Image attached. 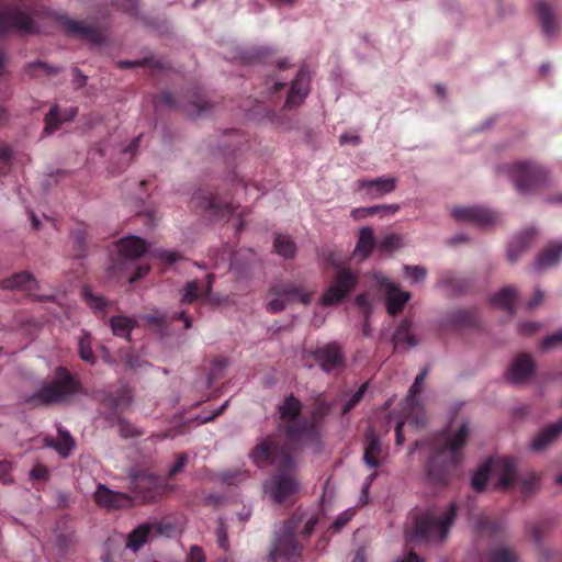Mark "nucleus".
Returning a JSON list of instances; mask_svg holds the SVG:
<instances>
[{"label":"nucleus","instance_id":"obj_20","mask_svg":"<svg viewBox=\"0 0 562 562\" xmlns=\"http://www.w3.org/2000/svg\"><path fill=\"white\" fill-rule=\"evenodd\" d=\"M95 503L106 509H122L131 505V497L122 492H115L99 484L94 492Z\"/></svg>","mask_w":562,"mask_h":562},{"label":"nucleus","instance_id":"obj_17","mask_svg":"<svg viewBox=\"0 0 562 562\" xmlns=\"http://www.w3.org/2000/svg\"><path fill=\"white\" fill-rule=\"evenodd\" d=\"M454 220L472 223L477 226H488L497 220L496 214L482 206L454 207L451 212Z\"/></svg>","mask_w":562,"mask_h":562},{"label":"nucleus","instance_id":"obj_63","mask_svg":"<svg viewBox=\"0 0 562 562\" xmlns=\"http://www.w3.org/2000/svg\"><path fill=\"white\" fill-rule=\"evenodd\" d=\"M539 484V476L536 472L529 473L521 482L522 491L526 493L533 492Z\"/></svg>","mask_w":562,"mask_h":562},{"label":"nucleus","instance_id":"obj_22","mask_svg":"<svg viewBox=\"0 0 562 562\" xmlns=\"http://www.w3.org/2000/svg\"><path fill=\"white\" fill-rule=\"evenodd\" d=\"M77 114L78 108L76 106H70L61 111L57 104L53 105L44 117L43 132L47 135L56 132L63 123L72 121Z\"/></svg>","mask_w":562,"mask_h":562},{"label":"nucleus","instance_id":"obj_38","mask_svg":"<svg viewBox=\"0 0 562 562\" xmlns=\"http://www.w3.org/2000/svg\"><path fill=\"white\" fill-rule=\"evenodd\" d=\"M110 326L115 336L130 339L131 330L136 326V321L126 316H113L110 318Z\"/></svg>","mask_w":562,"mask_h":562},{"label":"nucleus","instance_id":"obj_19","mask_svg":"<svg viewBox=\"0 0 562 562\" xmlns=\"http://www.w3.org/2000/svg\"><path fill=\"white\" fill-rule=\"evenodd\" d=\"M535 372V362L529 353L517 356L508 368L506 379L513 384L524 383L529 380Z\"/></svg>","mask_w":562,"mask_h":562},{"label":"nucleus","instance_id":"obj_41","mask_svg":"<svg viewBox=\"0 0 562 562\" xmlns=\"http://www.w3.org/2000/svg\"><path fill=\"white\" fill-rule=\"evenodd\" d=\"M516 553L505 547H497L490 550L481 562H516Z\"/></svg>","mask_w":562,"mask_h":562},{"label":"nucleus","instance_id":"obj_8","mask_svg":"<svg viewBox=\"0 0 562 562\" xmlns=\"http://www.w3.org/2000/svg\"><path fill=\"white\" fill-rule=\"evenodd\" d=\"M495 468L499 472L497 482L498 488H508L516 483L517 480V460L513 457H502L495 461L490 460L482 464L472 476V486L475 491L482 492L488 481L492 469Z\"/></svg>","mask_w":562,"mask_h":562},{"label":"nucleus","instance_id":"obj_21","mask_svg":"<svg viewBox=\"0 0 562 562\" xmlns=\"http://www.w3.org/2000/svg\"><path fill=\"white\" fill-rule=\"evenodd\" d=\"M380 284L386 288L385 305L387 313L392 316L397 315L404 308L411 294L397 289L389 279H382Z\"/></svg>","mask_w":562,"mask_h":562},{"label":"nucleus","instance_id":"obj_57","mask_svg":"<svg viewBox=\"0 0 562 562\" xmlns=\"http://www.w3.org/2000/svg\"><path fill=\"white\" fill-rule=\"evenodd\" d=\"M217 543L223 550H227L229 547L228 543V531L227 527L223 519L218 520V526L216 529Z\"/></svg>","mask_w":562,"mask_h":562},{"label":"nucleus","instance_id":"obj_32","mask_svg":"<svg viewBox=\"0 0 562 562\" xmlns=\"http://www.w3.org/2000/svg\"><path fill=\"white\" fill-rule=\"evenodd\" d=\"M302 407V402L293 394H290L278 406L279 417L281 420L286 422V424L292 423L300 417Z\"/></svg>","mask_w":562,"mask_h":562},{"label":"nucleus","instance_id":"obj_48","mask_svg":"<svg viewBox=\"0 0 562 562\" xmlns=\"http://www.w3.org/2000/svg\"><path fill=\"white\" fill-rule=\"evenodd\" d=\"M155 105L156 106H166L168 109H183L190 113V110L187 109V105L179 104L173 94L171 92L164 91L156 95L155 98Z\"/></svg>","mask_w":562,"mask_h":562},{"label":"nucleus","instance_id":"obj_51","mask_svg":"<svg viewBox=\"0 0 562 562\" xmlns=\"http://www.w3.org/2000/svg\"><path fill=\"white\" fill-rule=\"evenodd\" d=\"M440 283L442 285L449 286L456 293H462L465 291L467 284L463 279L453 277V276H446L440 280Z\"/></svg>","mask_w":562,"mask_h":562},{"label":"nucleus","instance_id":"obj_28","mask_svg":"<svg viewBox=\"0 0 562 562\" xmlns=\"http://www.w3.org/2000/svg\"><path fill=\"white\" fill-rule=\"evenodd\" d=\"M359 189H367L368 194L373 198L384 195L395 190L396 179L393 177H381L372 180H359Z\"/></svg>","mask_w":562,"mask_h":562},{"label":"nucleus","instance_id":"obj_24","mask_svg":"<svg viewBox=\"0 0 562 562\" xmlns=\"http://www.w3.org/2000/svg\"><path fill=\"white\" fill-rule=\"evenodd\" d=\"M161 533V527L158 524H142L128 533L126 547L134 552L139 550L153 536Z\"/></svg>","mask_w":562,"mask_h":562},{"label":"nucleus","instance_id":"obj_62","mask_svg":"<svg viewBox=\"0 0 562 562\" xmlns=\"http://www.w3.org/2000/svg\"><path fill=\"white\" fill-rule=\"evenodd\" d=\"M428 374V368L423 369L417 376L415 378V381L413 385L409 389V397H415L422 392V384L425 380V378Z\"/></svg>","mask_w":562,"mask_h":562},{"label":"nucleus","instance_id":"obj_58","mask_svg":"<svg viewBox=\"0 0 562 562\" xmlns=\"http://www.w3.org/2000/svg\"><path fill=\"white\" fill-rule=\"evenodd\" d=\"M285 82L280 81L276 77L267 78L265 82L266 91L274 99L276 94L285 87ZM274 102V100H272Z\"/></svg>","mask_w":562,"mask_h":562},{"label":"nucleus","instance_id":"obj_2","mask_svg":"<svg viewBox=\"0 0 562 562\" xmlns=\"http://www.w3.org/2000/svg\"><path fill=\"white\" fill-rule=\"evenodd\" d=\"M302 437L318 442L321 428L312 418L296 419L292 423L279 425L278 432L270 434L261 439L251 450L249 457L255 464L267 460L272 450L291 453L295 457L303 448Z\"/></svg>","mask_w":562,"mask_h":562},{"label":"nucleus","instance_id":"obj_42","mask_svg":"<svg viewBox=\"0 0 562 562\" xmlns=\"http://www.w3.org/2000/svg\"><path fill=\"white\" fill-rule=\"evenodd\" d=\"M277 254L284 258H293L296 254L295 243L288 235H277L273 243Z\"/></svg>","mask_w":562,"mask_h":562},{"label":"nucleus","instance_id":"obj_53","mask_svg":"<svg viewBox=\"0 0 562 562\" xmlns=\"http://www.w3.org/2000/svg\"><path fill=\"white\" fill-rule=\"evenodd\" d=\"M187 463H188V454L187 453H178L176 456L175 463L171 465V468L168 471L167 479L168 480L173 479L177 474H179L184 469Z\"/></svg>","mask_w":562,"mask_h":562},{"label":"nucleus","instance_id":"obj_45","mask_svg":"<svg viewBox=\"0 0 562 562\" xmlns=\"http://www.w3.org/2000/svg\"><path fill=\"white\" fill-rule=\"evenodd\" d=\"M40 71H43L46 76H53L60 72L61 68L48 65L41 60L30 63L25 66V72L32 78L38 77Z\"/></svg>","mask_w":562,"mask_h":562},{"label":"nucleus","instance_id":"obj_4","mask_svg":"<svg viewBox=\"0 0 562 562\" xmlns=\"http://www.w3.org/2000/svg\"><path fill=\"white\" fill-rule=\"evenodd\" d=\"M266 464L274 467L270 477L265 482L266 494L277 504H282L294 496L300 490V481L296 477L297 460L291 453L272 450L269 458L258 468Z\"/></svg>","mask_w":562,"mask_h":562},{"label":"nucleus","instance_id":"obj_15","mask_svg":"<svg viewBox=\"0 0 562 562\" xmlns=\"http://www.w3.org/2000/svg\"><path fill=\"white\" fill-rule=\"evenodd\" d=\"M312 356L322 370L327 373L345 367V356L337 342H329L316 348Z\"/></svg>","mask_w":562,"mask_h":562},{"label":"nucleus","instance_id":"obj_44","mask_svg":"<svg viewBox=\"0 0 562 562\" xmlns=\"http://www.w3.org/2000/svg\"><path fill=\"white\" fill-rule=\"evenodd\" d=\"M450 322L458 327H472L477 323L474 312L469 310H459L450 315Z\"/></svg>","mask_w":562,"mask_h":562},{"label":"nucleus","instance_id":"obj_35","mask_svg":"<svg viewBox=\"0 0 562 562\" xmlns=\"http://www.w3.org/2000/svg\"><path fill=\"white\" fill-rule=\"evenodd\" d=\"M89 227L85 223H77L70 231L72 248L77 257H85L88 249Z\"/></svg>","mask_w":562,"mask_h":562},{"label":"nucleus","instance_id":"obj_3","mask_svg":"<svg viewBox=\"0 0 562 562\" xmlns=\"http://www.w3.org/2000/svg\"><path fill=\"white\" fill-rule=\"evenodd\" d=\"M411 521L407 522L404 535L407 543L443 542L457 518V505L451 503L449 507L439 513L435 508L425 510L416 509L411 514Z\"/></svg>","mask_w":562,"mask_h":562},{"label":"nucleus","instance_id":"obj_27","mask_svg":"<svg viewBox=\"0 0 562 562\" xmlns=\"http://www.w3.org/2000/svg\"><path fill=\"white\" fill-rule=\"evenodd\" d=\"M158 487L159 479L154 474L142 472L131 476L130 488L144 498L153 497Z\"/></svg>","mask_w":562,"mask_h":562},{"label":"nucleus","instance_id":"obj_5","mask_svg":"<svg viewBox=\"0 0 562 562\" xmlns=\"http://www.w3.org/2000/svg\"><path fill=\"white\" fill-rule=\"evenodd\" d=\"M83 385L79 378L65 367H57L53 378L36 393L26 398V403L38 406L66 403L75 395L83 394Z\"/></svg>","mask_w":562,"mask_h":562},{"label":"nucleus","instance_id":"obj_60","mask_svg":"<svg viewBox=\"0 0 562 562\" xmlns=\"http://www.w3.org/2000/svg\"><path fill=\"white\" fill-rule=\"evenodd\" d=\"M405 273L413 281L417 282L425 279L427 270L420 266H404Z\"/></svg>","mask_w":562,"mask_h":562},{"label":"nucleus","instance_id":"obj_31","mask_svg":"<svg viewBox=\"0 0 562 562\" xmlns=\"http://www.w3.org/2000/svg\"><path fill=\"white\" fill-rule=\"evenodd\" d=\"M366 442L363 461L370 469H376L380 465V460L383 452L382 446L373 432L367 434Z\"/></svg>","mask_w":562,"mask_h":562},{"label":"nucleus","instance_id":"obj_55","mask_svg":"<svg viewBox=\"0 0 562 562\" xmlns=\"http://www.w3.org/2000/svg\"><path fill=\"white\" fill-rule=\"evenodd\" d=\"M546 530L547 525L544 522H535L528 527L529 536L537 546H540Z\"/></svg>","mask_w":562,"mask_h":562},{"label":"nucleus","instance_id":"obj_43","mask_svg":"<svg viewBox=\"0 0 562 562\" xmlns=\"http://www.w3.org/2000/svg\"><path fill=\"white\" fill-rule=\"evenodd\" d=\"M82 295L85 297L86 303L95 312L100 314H105L108 311L109 302L103 297L93 294L89 288L85 286L82 289Z\"/></svg>","mask_w":562,"mask_h":562},{"label":"nucleus","instance_id":"obj_39","mask_svg":"<svg viewBox=\"0 0 562 562\" xmlns=\"http://www.w3.org/2000/svg\"><path fill=\"white\" fill-rule=\"evenodd\" d=\"M78 355L81 360L88 362L93 366L97 362V357L92 350V337L91 335L83 330L78 338Z\"/></svg>","mask_w":562,"mask_h":562},{"label":"nucleus","instance_id":"obj_18","mask_svg":"<svg viewBox=\"0 0 562 562\" xmlns=\"http://www.w3.org/2000/svg\"><path fill=\"white\" fill-rule=\"evenodd\" d=\"M542 33L548 37H553L558 34L561 27V21L555 7L546 1H538L535 4Z\"/></svg>","mask_w":562,"mask_h":562},{"label":"nucleus","instance_id":"obj_40","mask_svg":"<svg viewBox=\"0 0 562 562\" xmlns=\"http://www.w3.org/2000/svg\"><path fill=\"white\" fill-rule=\"evenodd\" d=\"M505 528V525L499 519H493L488 516H481L476 521V529L482 533H486L491 537H494L502 532Z\"/></svg>","mask_w":562,"mask_h":562},{"label":"nucleus","instance_id":"obj_7","mask_svg":"<svg viewBox=\"0 0 562 562\" xmlns=\"http://www.w3.org/2000/svg\"><path fill=\"white\" fill-rule=\"evenodd\" d=\"M94 397L101 406L105 409L104 417L109 422L116 420L120 426V432L123 437H138L142 435L140 431L130 425L125 419L121 417L131 405L133 396L132 391L127 386H121L114 392L102 390L94 394Z\"/></svg>","mask_w":562,"mask_h":562},{"label":"nucleus","instance_id":"obj_12","mask_svg":"<svg viewBox=\"0 0 562 562\" xmlns=\"http://www.w3.org/2000/svg\"><path fill=\"white\" fill-rule=\"evenodd\" d=\"M36 34L35 21L19 5L11 4L0 10V35L9 33Z\"/></svg>","mask_w":562,"mask_h":562},{"label":"nucleus","instance_id":"obj_14","mask_svg":"<svg viewBox=\"0 0 562 562\" xmlns=\"http://www.w3.org/2000/svg\"><path fill=\"white\" fill-rule=\"evenodd\" d=\"M56 21L66 30L68 35L78 36L92 44H101L104 41L102 32L95 26L76 21L66 14L57 15Z\"/></svg>","mask_w":562,"mask_h":562},{"label":"nucleus","instance_id":"obj_52","mask_svg":"<svg viewBox=\"0 0 562 562\" xmlns=\"http://www.w3.org/2000/svg\"><path fill=\"white\" fill-rule=\"evenodd\" d=\"M195 114H201L206 111L210 106L209 102L204 100L200 92H194L191 97V100L188 102Z\"/></svg>","mask_w":562,"mask_h":562},{"label":"nucleus","instance_id":"obj_64","mask_svg":"<svg viewBox=\"0 0 562 562\" xmlns=\"http://www.w3.org/2000/svg\"><path fill=\"white\" fill-rule=\"evenodd\" d=\"M30 475L33 480H36V481H47L48 476H49V472H48V469L44 464L38 463L32 468Z\"/></svg>","mask_w":562,"mask_h":562},{"label":"nucleus","instance_id":"obj_56","mask_svg":"<svg viewBox=\"0 0 562 562\" xmlns=\"http://www.w3.org/2000/svg\"><path fill=\"white\" fill-rule=\"evenodd\" d=\"M555 346H562V329L544 337L541 341L540 348L547 351Z\"/></svg>","mask_w":562,"mask_h":562},{"label":"nucleus","instance_id":"obj_25","mask_svg":"<svg viewBox=\"0 0 562 562\" xmlns=\"http://www.w3.org/2000/svg\"><path fill=\"white\" fill-rule=\"evenodd\" d=\"M38 288V283L34 276L29 271L14 273L10 278L0 280V289L3 290H21L30 295Z\"/></svg>","mask_w":562,"mask_h":562},{"label":"nucleus","instance_id":"obj_13","mask_svg":"<svg viewBox=\"0 0 562 562\" xmlns=\"http://www.w3.org/2000/svg\"><path fill=\"white\" fill-rule=\"evenodd\" d=\"M191 203L193 207L207 211L214 216H225L235 212V207L229 201L223 200L217 193L202 189L195 191Z\"/></svg>","mask_w":562,"mask_h":562},{"label":"nucleus","instance_id":"obj_1","mask_svg":"<svg viewBox=\"0 0 562 562\" xmlns=\"http://www.w3.org/2000/svg\"><path fill=\"white\" fill-rule=\"evenodd\" d=\"M470 436L469 425L463 423L456 431L443 432L434 439L431 453L425 464V473L429 483L445 486L450 473L463 459L462 449Z\"/></svg>","mask_w":562,"mask_h":562},{"label":"nucleus","instance_id":"obj_9","mask_svg":"<svg viewBox=\"0 0 562 562\" xmlns=\"http://www.w3.org/2000/svg\"><path fill=\"white\" fill-rule=\"evenodd\" d=\"M311 75L308 69L303 66L296 74V77L291 83L290 90L286 94V99L283 109L280 113L274 111H268L267 117L278 128L288 130L291 127L289 119H285L283 111L285 109H293L302 104L310 91Z\"/></svg>","mask_w":562,"mask_h":562},{"label":"nucleus","instance_id":"obj_59","mask_svg":"<svg viewBox=\"0 0 562 562\" xmlns=\"http://www.w3.org/2000/svg\"><path fill=\"white\" fill-rule=\"evenodd\" d=\"M119 10L130 15H137L138 1L137 0H119L115 2Z\"/></svg>","mask_w":562,"mask_h":562},{"label":"nucleus","instance_id":"obj_47","mask_svg":"<svg viewBox=\"0 0 562 562\" xmlns=\"http://www.w3.org/2000/svg\"><path fill=\"white\" fill-rule=\"evenodd\" d=\"M369 387V382L362 383L359 389L347 400L345 403L341 415L348 414L351 409H353L363 398Z\"/></svg>","mask_w":562,"mask_h":562},{"label":"nucleus","instance_id":"obj_29","mask_svg":"<svg viewBox=\"0 0 562 562\" xmlns=\"http://www.w3.org/2000/svg\"><path fill=\"white\" fill-rule=\"evenodd\" d=\"M562 258V240L550 244L537 257L535 268L542 270L555 266Z\"/></svg>","mask_w":562,"mask_h":562},{"label":"nucleus","instance_id":"obj_46","mask_svg":"<svg viewBox=\"0 0 562 562\" xmlns=\"http://www.w3.org/2000/svg\"><path fill=\"white\" fill-rule=\"evenodd\" d=\"M329 411L330 404L323 397V395H317L314 402V407L311 412V418L319 426V423L328 415Z\"/></svg>","mask_w":562,"mask_h":562},{"label":"nucleus","instance_id":"obj_37","mask_svg":"<svg viewBox=\"0 0 562 562\" xmlns=\"http://www.w3.org/2000/svg\"><path fill=\"white\" fill-rule=\"evenodd\" d=\"M375 246L373 231L370 227H362L359 231V237L355 248V255H360L361 259H367Z\"/></svg>","mask_w":562,"mask_h":562},{"label":"nucleus","instance_id":"obj_11","mask_svg":"<svg viewBox=\"0 0 562 562\" xmlns=\"http://www.w3.org/2000/svg\"><path fill=\"white\" fill-rule=\"evenodd\" d=\"M302 522V516L294 514L282 527L281 533L274 541L271 550V558L277 560L282 558L289 562L299 558L302 552V546L296 541L295 533Z\"/></svg>","mask_w":562,"mask_h":562},{"label":"nucleus","instance_id":"obj_36","mask_svg":"<svg viewBox=\"0 0 562 562\" xmlns=\"http://www.w3.org/2000/svg\"><path fill=\"white\" fill-rule=\"evenodd\" d=\"M536 231L533 228L527 229L519 234L508 247V260L510 262L517 261L520 252H522L533 240L536 236Z\"/></svg>","mask_w":562,"mask_h":562},{"label":"nucleus","instance_id":"obj_33","mask_svg":"<svg viewBox=\"0 0 562 562\" xmlns=\"http://www.w3.org/2000/svg\"><path fill=\"white\" fill-rule=\"evenodd\" d=\"M518 291L514 286H504L496 294L491 297L494 306L507 311L510 315L515 313V302L517 300Z\"/></svg>","mask_w":562,"mask_h":562},{"label":"nucleus","instance_id":"obj_23","mask_svg":"<svg viewBox=\"0 0 562 562\" xmlns=\"http://www.w3.org/2000/svg\"><path fill=\"white\" fill-rule=\"evenodd\" d=\"M214 282V274L210 273L206 277L205 283L200 280L189 281L183 288L181 304H191L199 299L207 297L212 291Z\"/></svg>","mask_w":562,"mask_h":562},{"label":"nucleus","instance_id":"obj_16","mask_svg":"<svg viewBox=\"0 0 562 562\" xmlns=\"http://www.w3.org/2000/svg\"><path fill=\"white\" fill-rule=\"evenodd\" d=\"M270 293L276 296H283L289 302H300L307 305L311 302L313 291L307 290L302 283L279 281L270 286Z\"/></svg>","mask_w":562,"mask_h":562},{"label":"nucleus","instance_id":"obj_49","mask_svg":"<svg viewBox=\"0 0 562 562\" xmlns=\"http://www.w3.org/2000/svg\"><path fill=\"white\" fill-rule=\"evenodd\" d=\"M12 157V147L5 143H0V173H7L9 171Z\"/></svg>","mask_w":562,"mask_h":562},{"label":"nucleus","instance_id":"obj_30","mask_svg":"<svg viewBox=\"0 0 562 562\" xmlns=\"http://www.w3.org/2000/svg\"><path fill=\"white\" fill-rule=\"evenodd\" d=\"M562 434V418L543 428L533 439L531 448L541 451L552 443Z\"/></svg>","mask_w":562,"mask_h":562},{"label":"nucleus","instance_id":"obj_54","mask_svg":"<svg viewBox=\"0 0 562 562\" xmlns=\"http://www.w3.org/2000/svg\"><path fill=\"white\" fill-rule=\"evenodd\" d=\"M53 447L64 457H67L70 450L75 447L72 438L67 434L61 436L59 441H56Z\"/></svg>","mask_w":562,"mask_h":562},{"label":"nucleus","instance_id":"obj_26","mask_svg":"<svg viewBox=\"0 0 562 562\" xmlns=\"http://www.w3.org/2000/svg\"><path fill=\"white\" fill-rule=\"evenodd\" d=\"M146 249L145 240L136 236L124 237L116 243L117 255L122 260L137 259Z\"/></svg>","mask_w":562,"mask_h":562},{"label":"nucleus","instance_id":"obj_6","mask_svg":"<svg viewBox=\"0 0 562 562\" xmlns=\"http://www.w3.org/2000/svg\"><path fill=\"white\" fill-rule=\"evenodd\" d=\"M499 171L507 175L520 194H535L551 183L549 171L533 161H517L503 165Z\"/></svg>","mask_w":562,"mask_h":562},{"label":"nucleus","instance_id":"obj_10","mask_svg":"<svg viewBox=\"0 0 562 562\" xmlns=\"http://www.w3.org/2000/svg\"><path fill=\"white\" fill-rule=\"evenodd\" d=\"M328 262L337 269L336 274L319 299L322 306H334L339 304L358 284L359 273L349 268L339 267L334 256L328 257Z\"/></svg>","mask_w":562,"mask_h":562},{"label":"nucleus","instance_id":"obj_50","mask_svg":"<svg viewBox=\"0 0 562 562\" xmlns=\"http://www.w3.org/2000/svg\"><path fill=\"white\" fill-rule=\"evenodd\" d=\"M402 238L396 234H391L385 236L380 243H379V249L382 252H390L393 251L400 247H402Z\"/></svg>","mask_w":562,"mask_h":562},{"label":"nucleus","instance_id":"obj_34","mask_svg":"<svg viewBox=\"0 0 562 562\" xmlns=\"http://www.w3.org/2000/svg\"><path fill=\"white\" fill-rule=\"evenodd\" d=\"M412 322L408 319L402 321L393 335V342L395 348L414 347L417 345L416 337L412 334Z\"/></svg>","mask_w":562,"mask_h":562},{"label":"nucleus","instance_id":"obj_61","mask_svg":"<svg viewBox=\"0 0 562 562\" xmlns=\"http://www.w3.org/2000/svg\"><path fill=\"white\" fill-rule=\"evenodd\" d=\"M352 514L349 510H345L335 519L330 525L329 530L334 533L339 532L351 519Z\"/></svg>","mask_w":562,"mask_h":562}]
</instances>
